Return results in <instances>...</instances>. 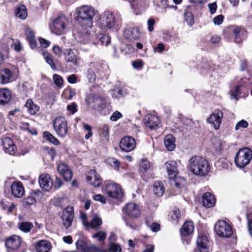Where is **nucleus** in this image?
Returning <instances> with one entry per match:
<instances>
[{"label":"nucleus","mask_w":252,"mask_h":252,"mask_svg":"<svg viewBox=\"0 0 252 252\" xmlns=\"http://www.w3.org/2000/svg\"><path fill=\"white\" fill-rule=\"evenodd\" d=\"M188 168L193 174L199 176H205L210 170L208 161L199 156L191 157L189 161Z\"/></svg>","instance_id":"1"},{"label":"nucleus","mask_w":252,"mask_h":252,"mask_svg":"<svg viewBox=\"0 0 252 252\" xmlns=\"http://www.w3.org/2000/svg\"><path fill=\"white\" fill-rule=\"evenodd\" d=\"M177 163L175 161L170 160L165 163L171 186L181 188L185 185V179L177 176Z\"/></svg>","instance_id":"2"},{"label":"nucleus","mask_w":252,"mask_h":252,"mask_svg":"<svg viewBox=\"0 0 252 252\" xmlns=\"http://www.w3.org/2000/svg\"><path fill=\"white\" fill-rule=\"evenodd\" d=\"M252 158V151L249 148L240 149L235 157L236 165L239 168H243L248 165Z\"/></svg>","instance_id":"3"},{"label":"nucleus","mask_w":252,"mask_h":252,"mask_svg":"<svg viewBox=\"0 0 252 252\" xmlns=\"http://www.w3.org/2000/svg\"><path fill=\"white\" fill-rule=\"evenodd\" d=\"M75 11L78 18L88 22V27L91 28L95 10L92 6L83 5L76 8Z\"/></svg>","instance_id":"4"},{"label":"nucleus","mask_w":252,"mask_h":252,"mask_svg":"<svg viewBox=\"0 0 252 252\" xmlns=\"http://www.w3.org/2000/svg\"><path fill=\"white\" fill-rule=\"evenodd\" d=\"M225 34H229L234 36L236 43H240L244 40L247 35L246 30L241 27L236 26H230L224 30Z\"/></svg>","instance_id":"5"},{"label":"nucleus","mask_w":252,"mask_h":252,"mask_svg":"<svg viewBox=\"0 0 252 252\" xmlns=\"http://www.w3.org/2000/svg\"><path fill=\"white\" fill-rule=\"evenodd\" d=\"M68 22V19L64 16L58 17L50 26L51 32L58 35L63 33Z\"/></svg>","instance_id":"6"},{"label":"nucleus","mask_w":252,"mask_h":252,"mask_svg":"<svg viewBox=\"0 0 252 252\" xmlns=\"http://www.w3.org/2000/svg\"><path fill=\"white\" fill-rule=\"evenodd\" d=\"M53 127L57 134L61 137H64L67 134V123L64 117H57L53 122Z\"/></svg>","instance_id":"7"},{"label":"nucleus","mask_w":252,"mask_h":252,"mask_svg":"<svg viewBox=\"0 0 252 252\" xmlns=\"http://www.w3.org/2000/svg\"><path fill=\"white\" fill-rule=\"evenodd\" d=\"M215 230L218 236L223 238L230 237L233 233L230 225L224 220H218L215 225Z\"/></svg>","instance_id":"8"},{"label":"nucleus","mask_w":252,"mask_h":252,"mask_svg":"<svg viewBox=\"0 0 252 252\" xmlns=\"http://www.w3.org/2000/svg\"><path fill=\"white\" fill-rule=\"evenodd\" d=\"M115 19L113 13L109 11H105L100 16L99 19L100 26L102 29H110L113 27Z\"/></svg>","instance_id":"9"},{"label":"nucleus","mask_w":252,"mask_h":252,"mask_svg":"<svg viewBox=\"0 0 252 252\" xmlns=\"http://www.w3.org/2000/svg\"><path fill=\"white\" fill-rule=\"evenodd\" d=\"M105 192L108 196L113 198H121L124 195L121 186L115 183L107 184Z\"/></svg>","instance_id":"10"},{"label":"nucleus","mask_w":252,"mask_h":252,"mask_svg":"<svg viewBox=\"0 0 252 252\" xmlns=\"http://www.w3.org/2000/svg\"><path fill=\"white\" fill-rule=\"evenodd\" d=\"M74 216V209L72 206H67L63 211L61 219L65 228H68L71 225Z\"/></svg>","instance_id":"11"},{"label":"nucleus","mask_w":252,"mask_h":252,"mask_svg":"<svg viewBox=\"0 0 252 252\" xmlns=\"http://www.w3.org/2000/svg\"><path fill=\"white\" fill-rule=\"evenodd\" d=\"M223 118V113L219 110H215L207 119L208 123L215 129H218Z\"/></svg>","instance_id":"12"},{"label":"nucleus","mask_w":252,"mask_h":252,"mask_svg":"<svg viewBox=\"0 0 252 252\" xmlns=\"http://www.w3.org/2000/svg\"><path fill=\"white\" fill-rule=\"evenodd\" d=\"M38 182L41 188L45 191H49L53 186V180L47 174L40 175Z\"/></svg>","instance_id":"13"},{"label":"nucleus","mask_w":252,"mask_h":252,"mask_svg":"<svg viewBox=\"0 0 252 252\" xmlns=\"http://www.w3.org/2000/svg\"><path fill=\"white\" fill-rule=\"evenodd\" d=\"M63 56L65 62L67 63H71L74 65H78L79 58L75 55L70 48H66L63 50Z\"/></svg>","instance_id":"14"},{"label":"nucleus","mask_w":252,"mask_h":252,"mask_svg":"<svg viewBox=\"0 0 252 252\" xmlns=\"http://www.w3.org/2000/svg\"><path fill=\"white\" fill-rule=\"evenodd\" d=\"M12 194L15 198H21L25 193V189L22 183L16 181L13 182L10 187Z\"/></svg>","instance_id":"15"},{"label":"nucleus","mask_w":252,"mask_h":252,"mask_svg":"<svg viewBox=\"0 0 252 252\" xmlns=\"http://www.w3.org/2000/svg\"><path fill=\"white\" fill-rule=\"evenodd\" d=\"M87 181L94 187H98L102 184V179L94 170H91L87 175Z\"/></svg>","instance_id":"16"},{"label":"nucleus","mask_w":252,"mask_h":252,"mask_svg":"<svg viewBox=\"0 0 252 252\" xmlns=\"http://www.w3.org/2000/svg\"><path fill=\"white\" fill-rule=\"evenodd\" d=\"M59 173L63 177L64 180L69 181L72 178V173L67 164L60 163L57 166Z\"/></svg>","instance_id":"17"},{"label":"nucleus","mask_w":252,"mask_h":252,"mask_svg":"<svg viewBox=\"0 0 252 252\" xmlns=\"http://www.w3.org/2000/svg\"><path fill=\"white\" fill-rule=\"evenodd\" d=\"M21 243V238L16 235H13L7 238L5 241V246L9 249L14 250L19 247Z\"/></svg>","instance_id":"18"},{"label":"nucleus","mask_w":252,"mask_h":252,"mask_svg":"<svg viewBox=\"0 0 252 252\" xmlns=\"http://www.w3.org/2000/svg\"><path fill=\"white\" fill-rule=\"evenodd\" d=\"M144 124L146 127L151 130L154 129L158 126L159 120L157 116L149 114L145 117Z\"/></svg>","instance_id":"19"},{"label":"nucleus","mask_w":252,"mask_h":252,"mask_svg":"<svg viewBox=\"0 0 252 252\" xmlns=\"http://www.w3.org/2000/svg\"><path fill=\"white\" fill-rule=\"evenodd\" d=\"M2 142L5 153L10 155H13L16 151V147L12 140L7 137H4L2 139Z\"/></svg>","instance_id":"20"},{"label":"nucleus","mask_w":252,"mask_h":252,"mask_svg":"<svg viewBox=\"0 0 252 252\" xmlns=\"http://www.w3.org/2000/svg\"><path fill=\"white\" fill-rule=\"evenodd\" d=\"M52 247L51 243L46 240H40L35 245V250L37 252H50Z\"/></svg>","instance_id":"21"},{"label":"nucleus","mask_w":252,"mask_h":252,"mask_svg":"<svg viewBox=\"0 0 252 252\" xmlns=\"http://www.w3.org/2000/svg\"><path fill=\"white\" fill-rule=\"evenodd\" d=\"M141 211L139 206L134 203L127 204V215L130 217L136 218L140 216Z\"/></svg>","instance_id":"22"},{"label":"nucleus","mask_w":252,"mask_h":252,"mask_svg":"<svg viewBox=\"0 0 252 252\" xmlns=\"http://www.w3.org/2000/svg\"><path fill=\"white\" fill-rule=\"evenodd\" d=\"M208 238L206 236L202 235L197 238L196 244L200 252H208Z\"/></svg>","instance_id":"23"},{"label":"nucleus","mask_w":252,"mask_h":252,"mask_svg":"<svg viewBox=\"0 0 252 252\" xmlns=\"http://www.w3.org/2000/svg\"><path fill=\"white\" fill-rule=\"evenodd\" d=\"M202 203L205 207L210 208L215 204L216 199L212 194L210 192H206L202 196Z\"/></svg>","instance_id":"24"},{"label":"nucleus","mask_w":252,"mask_h":252,"mask_svg":"<svg viewBox=\"0 0 252 252\" xmlns=\"http://www.w3.org/2000/svg\"><path fill=\"white\" fill-rule=\"evenodd\" d=\"M11 98V93L9 90L6 88L0 89V104L7 103Z\"/></svg>","instance_id":"25"},{"label":"nucleus","mask_w":252,"mask_h":252,"mask_svg":"<svg viewBox=\"0 0 252 252\" xmlns=\"http://www.w3.org/2000/svg\"><path fill=\"white\" fill-rule=\"evenodd\" d=\"M27 112L31 114L34 115L39 110V106L35 104L32 99H28L25 104Z\"/></svg>","instance_id":"26"},{"label":"nucleus","mask_w":252,"mask_h":252,"mask_svg":"<svg viewBox=\"0 0 252 252\" xmlns=\"http://www.w3.org/2000/svg\"><path fill=\"white\" fill-rule=\"evenodd\" d=\"M13 75L12 71L7 68H5L0 71V82L1 84H6L10 81Z\"/></svg>","instance_id":"27"},{"label":"nucleus","mask_w":252,"mask_h":252,"mask_svg":"<svg viewBox=\"0 0 252 252\" xmlns=\"http://www.w3.org/2000/svg\"><path fill=\"white\" fill-rule=\"evenodd\" d=\"M102 101L101 98L97 94H93L92 95H90L86 99V102L88 105H91L92 103H95V104L93 106V108L94 109H96L99 108V106Z\"/></svg>","instance_id":"28"},{"label":"nucleus","mask_w":252,"mask_h":252,"mask_svg":"<svg viewBox=\"0 0 252 252\" xmlns=\"http://www.w3.org/2000/svg\"><path fill=\"white\" fill-rule=\"evenodd\" d=\"M194 230V225L192 221H187L184 223L181 230L182 235L188 236L192 234Z\"/></svg>","instance_id":"29"},{"label":"nucleus","mask_w":252,"mask_h":252,"mask_svg":"<svg viewBox=\"0 0 252 252\" xmlns=\"http://www.w3.org/2000/svg\"><path fill=\"white\" fill-rule=\"evenodd\" d=\"M25 34L31 47L32 49L35 48L37 43L34 32L30 28H27L25 30Z\"/></svg>","instance_id":"30"},{"label":"nucleus","mask_w":252,"mask_h":252,"mask_svg":"<svg viewBox=\"0 0 252 252\" xmlns=\"http://www.w3.org/2000/svg\"><path fill=\"white\" fill-rule=\"evenodd\" d=\"M175 138L171 134L166 135L164 139V143L166 149L169 151H172L175 148Z\"/></svg>","instance_id":"31"},{"label":"nucleus","mask_w":252,"mask_h":252,"mask_svg":"<svg viewBox=\"0 0 252 252\" xmlns=\"http://www.w3.org/2000/svg\"><path fill=\"white\" fill-rule=\"evenodd\" d=\"M15 12L17 17L23 20L25 19L28 15L27 8L24 5L16 6Z\"/></svg>","instance_id":"32"},{"label":"nucleus","mask_w":252,"mask_h":252,"mask_svg":"<svg viewBox=\"0 0 252 252\" xmlns=\"http://www.w3.org/2000/svg\"><path fill=\"white\" fill-rule=\"evenodd\" d=\"M33 227V224L30 222L23 221L18 223V228L24 233L29 232Z\"/></svg>","instance_id":"33"},{"label":"nucleus","mask_w":252,"mask_h":252,"mask_svg":"<svg viewBox=\"0 0 252 252\" xmlns=\"http://www.w3.org/2000/svg\"><path fill=\"white\" fill-rule=\"evenodd\" d=\"M212 146L216 151H221L223 146L222 141L217 137H214L211 139Z\"/></svg>","instance_id":"34"},{"label":"nucleus","mask_w":252,"mask_h":252,"mask_svg":"<svg viewBox=\"0 0 252 252\" xmlns=\"http://www.w3.org/2000/svg\"><path fill=\"white\" fill-rule=\"evenodd\" d=\"M102 223V220L98 216L94 215L93 216L92 221L90 222H89V225L87 227L95 228L100 226Z\"/></svg>","instance_id":"35"},{"label":"nucleus","mask_w":252,"mask_h":252,"mask_svg":"<svg viewBox=\"0 0 252 252\" xmlns=\"http://www.w3.org/2000/svg\"><path fill=\"white\" fill-rule=\"evenodd\" d=\"M153 191L157 196H161L164 191L163 185L159 182H155L154 185Z\"/></svg>","instance_id":"36"},{"label":"nucleus","mask_w":252,"mask_h":252,"mask_svg":"<svg viewBox=\"0 0 252 252\" xmlns=\"http://www.w3.org/2000/svg\"><path fill=\"white\" fill-rule=\"evenodd\" d=\"M42 54L43 55L45 61L48 64H49L50 65L51 68L54 70L56 69V67L54 63L51 55L49 53L46 52L45 51H42Z\"/></svg>","instance_id":"37"},{"label":"nucleus","mask_w":252,"mask_h":252,"mask_svg":"<svg viewBox=\"0 0 252 252\" xmlns=\"http://www.w3.org/2000/svg\"><path fill=\"white\" fill-rule=\"evenodd\" d=\"M136 147V141L134 138L127 136V152L133 150Z\"/></svg>","instance_id":"38"},{"label":"nucleus","mask_w":252,"mask_h":252,"mask_svg":"<svg viewBox=\"0 0 252 252\" xmlns=\"http://www.w3.org/2000/svg\"><path fill=\"white\" fill-rule=\"evenodd\" d=\"M43 134L44 136L47 139V140L54 145H58L59 144V141L49 132L45 131L44 132Z\"/></svg>","instance_id":"39"},{"label":"nucleus","mask_w":252,"mask_h":252,"mask_svg":"<svg viewBox=\"0 0 252 252\" xmlns=\"http://www.w3.org/2000/svg\"><path fill=\"white\" fill-rule=\"evenodd\" d=\"M184 17L186 21L189 26H191L194 23V17L192 13L186 10L184 13Z\"/></svg>","instance_id":"40"},{"label":"nucleus","mask_w":252,"mask_h":252,"mask_svg":"<svg viewBox=\"0 0 252 252\" xmlns=\"http://www.w3.org/2000/svg\"><path fill=\"white\" fill-rule=\"evenodd\" d=\"M181 217L180 212L178 209H175L173 210L171 215L172 221L174 224H177L178 222V220Z\"/></svg>","instance_id":"41"},{"label":"nucleus","mask_w":252,"mask_h":252,"mask_svg":"<svg viewBox=\"0 0 252 252\" xmlns=\"http://www.w3.org/2000/svg\"><path fill=\"white\" fill-rule=\"evenodd\" d=\"M107 162L113 169L118 170L119 168L120 162L115 158H109Z\"/></svg>","instance_id":"42"},{"label":"nucleus","mask_w":252,"mask_h":252,"mask_svg":"<svg viewBox=\"0 0 252 252\" xmlns=\"http://www.w3.org/2000/svg\"><path fill=\"white\" fill-rule=\"evenodd\" d=\"M109 126L107 125H103L100 129V136L104 137L106 140H108L109 139Z\"/></svg>","instance_id":"43"},{"label":"nucleus","mask_w":252,"mask_h":252,"mask_svg":"<svg viewBox=\"0 0 252 252\" xmlns=\"http://www.w3.org/2000/svg\"><path fill=\"white\" fill-rule=\"evenodd\" d=\"M87 77L90 83H94L96 78V75L94 71L91 68H89L87 70Z\"/></svg>","instance_id":"44"},{"label":"nucleus","mask_w":252,"mask_h":252,"mask_svg":"<svg viewBox=\"0 0 252 252\" xmlns=\"http://www.w3.org/2000/svg\"><path fill=\"white\" fill-rule=\"evenodd\" d=\"M151 167L150 163L146 159H142L140 164L141 171H147Z\"/></svg>","instance_id":"45"},{"label":"nucleus","mask_w":252,"mask_h":252,"mask_svg":"<svg viewBox=\"0 0 252 252\" xmlns=\"http://www.w3.org/2000/svg\"><path fill=\"white\" fill-rule=\"evenodd\" d=\"M53 79L56 85L59 87H62L63 84V79L62 77L58 74H54L53 76Z\"/></svg>","instance_id":"46"},{"label":"nucleus","mask_w":252,"mask_h":252,"mask_svg":"<svg viewBox=\"0 0 252 252\" xmlns=\"http://www.w3.org/2000/svg\"><path fill=\"white\" fill-rule=\"evenodd\" d=\"M99 41L102 45L107 46L110 43V37L106 35L101 34L99 37Z\"/></svg>","instance_id":"47"},{"label":"nucleus","mask_w":252,"mask_h":252,"mask_svg":"<svg viewBox=\"0 0 252 252\" xmlns=\"http://www.w3.org/2000/svg\"><path fill=\"white\" fill-rule=\"evenodd\" d=\"M121 248L119 245L111 243L109 246V252H120Z\"/></svg>","instance_id":"48"},{"label":"nucleus","mask_w":252,"mask_h":252,"mask_svg":"<svg viewBox=\"0 0 252 252\" xmlns=\"http://www.w3.org/2000/svg\"><path fill=\"white\" fill-rule=\"evenodd\" d=\"M93 237L94 238H97L98 240L100 241L105 239L106 237V233L105 232L100 231L97 233H95L94 235H93Z\"/></svg>","instance_id":"49"},{"label":"nucleus","mask_w":252,"mask_h":252,"mask_svg":"<svg viewBox=\"0 0 252 252\" xmlns=\"http://www.w3.org/2000/svg\"><path fill=\"white\" fill-rule=\"evenodd\" d=\"M53 51L54 53L58 57H61L63 54V51L58 45H55L53 47Z\"/></svg>","instance_id":"50"},{"label":"nucleus","mask_w":252,"mask_h":252,"mask_svg":"<svg viewBox=\"0 0 252 252\" xmlns=\"http://www.w3.org/2000/svg\"><path fill=\"white\" fill-rule=\"evenodd\" d=\"M248 126V122L245 120H242L237 123L235 129L236 130H238L240 128H246Z\"/></svg>","instance_id":"51"},{"label":"nucleus","mask_w":252,"mask_h":252,"mask_svg":"<svg viewBox=\"0 0 252 252\" xmlns=\"http://www.w3.org/2000/svg\"><path fill=\"white\" fill-rule=\"evenodd\" d=\"M77 249L79 250L85 252L87 247H86L85 244L83 241L78 240L76 243Z\"/></svg>","instance_id":"52"},{"label":"nucleus","mask_w":252,"mask_h":252,"mask_svg":"<svg viewBox=\"0 0 252 252\" xmlns=\"http://www.w3.org/2000/svg\"><path fill=\"white\" fill-rule=\"evenodd\" d=\"M122 117V114L118 111L114 112L110 117L112 121H116Z\"/></svg>","instance_id":"53"},{"label":"nucleus","mask_w":252,"mask_h":252,"mask_svg":"<svg viewBox=\"0 0 252 252\" xmlns=\"http://www.w3.org/2000/svg\"><path fill=\"white\" fill-rule=\"evenodd\" d=\"M67 110L69 111L71 114H74L77 111L76 104L74 102L71 103L67 106Z\"/></svg>","instance_id":"54"},{"label":"nucleus","mask_w":252,"mask_h":252,"mask_svg":"<svg viewBox=\"0 0 252 252\" xmlns=\"http://www.w3.org/2000/svg\"><path fill=\"white\" fill-rule=\"evenodd\" d=\"M148 30L150 32L154 31V26L155 24V21L153 18H150L147 21Z\"/></svg>","instance_id":"55"},{"label":"nucleus","mask_w":252,"mask_h":252,"mask_svg":"<svg viewBox=\"0 0 252 252\" xmlns=\"http://www.w3.org/2000/svg\"><path fill=\"white\" fill-rule=\"evenodd\" d=\"M93 198L95 201H99L103 204L106 203V199L105 197L100 194L94 195Z\"/></svg>","instance_id":"56"},{"label":"nucleus","mask_w":252,"mask_h":252,"mask_svg":"<svg viewBox=\"0 0 252 252\" xmlns=\"http://www.w3.org/2000/svg\"><path fill=\"white\" fill-rule=\"evenodd\" d=\"M223 20V16L222 15H220L216 16L214 19L213 22L215 25H219L221 24Z\"/></svg>","instance_id":"57"},{"label":"nucleus","mask_w":252,"mask_h":252,"mask_svg":"<svg viewBox=\"0 0 252 252\" xmlns=\"http://www.w3.org/2000/svg\"><path fill=\"white\" fill-rule=\"evenodd\" d=\"M208 6L209 7L210 12L211 14H213L216 12L217 8V5L216 2H215L209 3L208 4Z\"/></svg>","instance_id":"58"},{"label":"nucleus","mask_w":252,"mask_h":252,"mask_svg":"<svg viewBox=\"0 0 252 252\" xmlns=\"http://www.w3.org/2000/svg\"><path fill=\"white\" fill-rule=\"evenodd\" d=\"M131 34L133 39H137L140 36V32L137 28H133L131 30Z\"/></svg>","instance_id":"59"},{"label":"nucleus","mask_w":252,"mask_h":252,"mask_svg":"<svg viewBox=\"0 0 252 252\" xmlns=\"http://www.w3.org/2000/svg\"><path fill=\"white\" fill-rule=\"evenodd\" d=\"M39 41L41 46L43 48H47L50 44V41L42 38H39Z\"/></svg>","instance_id":"60"},{"label":"nucleus","mask_w":252,"mask_h":252,"mask_svg":"<svg viewBox=\"0 0 252 252\" xmlns=\"http://www.w3.org/2000/svg\"><path fill=\"white\" fill-rule=\"evenodd\" d=\"M151 230L153 232H157L160 229V225L156 222H153L150 226Z\"/></svg>","instance_id":"61"},{"label":"nucleus","mask_w":252,"mask_h":252,"mask_svg":"<svg viewBox=\"0 0 252 252\" xmlns=\"http://www.w3.org/2000/svg\"><path fill=\"white\" fill-rule=\"evenodd\" d=\"M132 64L133 68L135 69L141 68L143 66V63L141 60L134 61L132 62Z\"/></svg>","instance_id":"62"},{"label":"nucleus","mask_w":252,"mask_h":252,"mask_svg":"<svg viewBox=\"0 0 252 252\" xmlns=\"http://www.w3.org/2000/svg\"><path fill=\"white\" fill-rule=\"evenodd\" d=\"M85 252H99V249L94 245H91L87 247Z\"/></svg>","instance_id":"63"},{"label":"nucleus","mask_w":252,"mask_h":252,"mask_svg":"<svg viewBox=\"0 0 252 252\" xmlns=\"http://www.w3.org/2000/svg\"><path fill=\"white\" fill-rule=\"evenodd\" d=\"M248 219V231L252 237V219H251L249 216H247Z\"/></svg>","instance_id":"64"}]
</instances>
